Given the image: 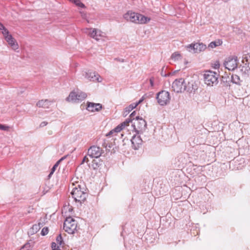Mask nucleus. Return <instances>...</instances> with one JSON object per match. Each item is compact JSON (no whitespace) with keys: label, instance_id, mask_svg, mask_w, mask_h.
<instances>
[{"label":"nucleus","instance_id":"1","mask_svg":"<svg viewBox=\"0 0 250 250\" xmlns=\"http://www.w3.org/2000/svg\"><path fill=\"white\" fill-rule=\"evenodd\" d=\"M69 163L70 161L67 159V156H63L54 165L50 172H55L58 167L59 172L70 171L71 169Z\"/></svg>","mask_w":250,"mask_h":250},{"label":"nucleus","instance_id":"2","mask_svg":"<svg viewBox=\"0 0 250 250\" xmlns=\"http://www.w3.org/2000/svg\"><path fill=\"white\" fill-rule=\"evenodd\" d=\"M71 193L74 200L80 204L84 202L87 196V194L82 190L80 185L74 188Z\"/></svg>","mask_w":250,"mask_h":250},{"label":"nucleus","instance_id":"3","mask_svg":"<svg viewBox=\"0 0 250 250\" xmlns=\"http://www.w3.org/2000/svg\"><path fill=\"white\" fill-rule=\"evenodd\" d=\"M219 75L212 71H206L204 74L205 83L208 86H213L218 83Z\"/></svg>","mask_w":250,"mask_h":250},{"label":"nucleus","instance_id":"4","mask_svg":"<svg viewBox=\"0 0 250 250\" xmlns=\"http://www.w3.org/2000/svg\"><path fill=\"white\" fill-rule=\"evenodd\" d=\"M77 223L71 217H67L63 223V229L69 234H73L77 230Z\"/></svg>","mask_w":250,"mask_h":250},{"label":"nucleus","instance_id":"5","mask_svg":"<svg viewBox=\"0 0 250 250\" xmlns=\"http://www.w3.org/2000/svg\"><path fill=\"white\" fill-rule=\"evenodd\" d=\"M156 99L158 103L162 106L166 105L170 102L169 93L166 91H161L157 94Z\"/></svg>","mask_w":250,"mask_h":250},{"label":"nucleus","instance_id":"6","mask_svg":"<svg viewBox=\"0 0 250 250\" xmlns=\"http://www.w3.org/2000/svg\"><path fill=\"white\" fill-rule=\"evenodd\" d=\"M186 83L183 78L176 79L172 83V90L176 93H181L186 90Z\"/></svg>","mask_w":250,"mask_h":250},{"label":"nucleus","instance_id":"7","mask_svg":"<svg viewBox=\"0 0 250 250\" xmlns=\"http://www.w3.org/2000/svg\"><path fill=\"white\" fill-rule=\"evenodd\" d=\"M87 95L84 92H75L72 91L70 92L68 97L66 98V101L68 102H71L74 103H79L86 98Z\"/></svg>","mask_w":250,"mask_h":250},{"label":"nucleus","instance_id":"8","mask_svg":"<svg viewBox=\"0 0 250 250\" xmlns=\"http://www.w3.org/2000/svg\"><path fill=\"white\" fill-rule=\"evenodd\" d=\"M238 60L236 56H229L226 59L224 64L229 70H234L237 67Z\"/></svg>","mask_w":250,"mask_h":250},{"label":"nucleus","instance_id":"9","mask_svg":"<svg viewBox=\"0 0 250 250\" xmlns=\"http://www.w3.org/2000/svg\"><path fill=\"white\" fill-rule=\"evenodd\" d=\"M133 126L134 129L136 132L142 131L145 129L146 126V121L142 118L136 117V119H133Z\"/></svg>","mask_w":250,"mask_h":250},{"label":"nucleus","instance_id":"10","mask_svg":"<svg viewBox=\"0 0 250 250\" xmlns=\"http://www.w3.org/2000/svg\"><path fill=\"white\" fill-rule=\"evenodd\" d=\"M84 32L96 41L100 40V37L104 36V33L103 32L100 30L95 28H85L84 29Z\"/></svg>","mask_w":250,"mask_h":250},{"label":"nucleus","instance_id":"11","mask_svg":"<svg viewBox=\"0 0 250 250\" xmlns=\"http://www.w3.org/2000/svg\"><path fill=\"white\" fill-rule=\"evenodd\" d=\"M104 152V150L99 146H93L88 150V155L91 158H98L100 157Z\"/></svg>","mask_w":250,"mask_h":250},{"label":"nucleus","instance_id":"12","mask_svg":"<svg viewBox=\"0 0 250 250\" xmlns=\"http://www.w3.org/2000/svg\"><path fill=\"white\" fill-rule=\"evenodd\" d=\"M188 48L189 51L192 53H198L204 51L206 49V45L203 43H195L189 45Z\"/></svg>","mask_w":250,"mask_h":250},{"label":"nucleus","instance_id":"13","mask_svg":"<svg viewBox=\"0 0 250 250\" xmlns=\"http://www.w3.org/2000/svg\"><path fill=\"white\" fill-rule=\"evenodd\" d=\"M130 119H126V120L123 122L122 123L119 125L117 126H116L114 129L111 130L106 136H110L113 134L114 133H118L120 132L123 128H125V126H128L129 125V123L131 122Z\"/></svg>","mask_w":250,"mask_h":250},{"label":"nucleus","instance_id":"14","mask_svg":"<svg viewBox=\"0 0 250 250\" xmlns=\"http://www.w3.org/2000/svg\"><path fill=\"white\" fill-rule=\"evenodd\" d=\"M85 77L92 82H101L102 81L100 76L95 72H85Z\"/></svg>","mask_w":250,"mask_h":250},{"label":"nucleus","instance_id":"15","mask_svg":"<svg viewBox=\"0 0 250 250\" xmlns=\"http://www.w3.org/2000/svg\"><path fill=\"white\" fill-rule=\"evenodd\" d=\"M132 147L135 150L138 149L142 146V140L138 135H134L131 140Z\"/></svg>","mask_w":250,"mask_h":250},{"label":"nucleus","instance_id":"16","mask_svg":"<svg viewBox=\"0 0 250 250\" xmlns=\"http://www.w3.org/2000/svg\"><path fill=\"white\" fill-rule=\"evenodd\" d=\"M4 38L12 49L16 50L19 48L17 41L11 34L6 36Z\"/></svg>","mask_w":250,"mask_h":250},{"label":"nucleus","instance_id":"17","mask_svg":"<svg viewBox=\"0 0 250 250\" xmlns=\"http://www.w3.org/2000/svg\"><path fill=\"white\" fill-rule=\"evenodd\" d=\"M186 90L188 91H192L195 90L198 88V84L193 78L189 79L188 81V84H187Z\"/></svg>","mask_w":250,"mask_h":250},{"label":"nucleus","instance_id":"18","mask_svg":"<svg viewBox=\"0 0 250 250\" xmlns=\"http://www.w3.org/2000/svg\"><path fill=\"white\" fill-rule=\"evenodd\" d=\"M102 108V105L100 104L88 103L86 109L91 112L99 111Z\"/></svg>","mask_w":250,"mask_h":250},{"label":"nucleus","instance_id":"19","mask_svg":"<svg viewBox=\"0 0 250 250\" xmlns=\"http://www.w3.org/2000/svg\"><path fill=\"white\" fill-rule=\"evenodd\" d=\"M134 23L137 24H145L150 21V18L138 13Z\"/></svg>","mask_w":250,"mask_h":250},{"label":"nucleus","instance_id":"20","mask_svg":"<svg viewBox=\"0 0 250 250\" xmlns=\"http://www.w3.org/2000/svg\"><path fill=\"white\" fill-rule=\"evenodd\" d=\"M53 102L47 99L41 100L38 101L36 105L39 107L43 108H49L52 104Z\"/></svg>","mask_w":250,"mask_h":250},{"label":"nucleus","instance_id":"21","mask_svg":"<svg viewBox=\"0 0 250 250\" xmlns=\"http://www.w3.org/2000/svg\"><path fill=\"white\" fill-rule=\"evenodd\" d=\"M138 13L128 11L124 15V18L127 21L134 22L135 21L136 18H137Z\"/></svg>","mask_w":250,"mask_h":250},{"label":"nucleus","instance_id":"22","mask_svg":"<svg viewBox=\"0 0 250 250\" xmlns=\"http://www.w3.org/2000/svg\"><path fill=\"white\" fill-rule=\"evenodd\" d=\"M171 59L174 62H179L182 60L181 54L178 52H174L171 56Z\"/></svg>","mask_w":250,"mask_h":250},{"label":"nucleus","instance_id":"23","mask_svg":"<svg viewBox=\"0 0 250 250\" xmlns=\"http://www.w3.org/2000/svg\"><path fill=\"white\" fill-rule=\"evenodd\" d=\"M222 43V42L219 40H218L217 41L211 42L208 45V47L213 48L221 45Z\"/></svg>","mask_w":250,"mask_h":250},{"label":"nucleus","instance_id":"24","mask_svg":"<svg viewBox=\"0 0 250 250\" xmlns=\"http://www.w3.org/2000/svg\"><path fill=\"white\" fill-rule=\"evenodd\" d=\"M231 81L233 83L237 84H240L241 80L238 76L237 75H232L231 76Z\"/></svg>","mask_w":250,"mask_h":250},{"label":"nucleus","instance_id":"25","mask_svg":"<svg viewBox=\"0 0 250 250\" xmlns=\"http://www.w3.org/2000/svg\"><path fill=\"white\" fill-rule=\"evenodd\" d=\"M137 106V104L132 103L125 108V112H126V116L130 111L133 110Z\"/></svg>","mask_w":250,"mask_h":250},{"label":"nucleus","instance_id":"26","mask_svg":"<svg viewBox=\"0 0 250 250\" xmlns=\"http://www.w3.org/2000/svg\"><path fill=\"white\" fill-rule=\"evenodd\" d=\"M0 30H1L2 34L4 36V38L9 35L8 30L4 27V26L0 22Z\"/></svg>","mask_w":250,"mask_h":250},{"label":"nucleus","instance_id":"27","mask_svg":"<svg viewBox=\"0 0 250 250\" xmlns=\"http://www.w3.org/2000/svg\"><path fill=\"white\" fill-rule=\"evenodd\" d=\"M40 229L41 228L40 225H37L36 224L33 226V227L31 229L30 231L32 233H35L37 232L40 230Z\"/></svg>","mask_w":250,"mask_h":250},{"label":"nucleus","instance_id":"28","mask_svg":"<svg viewBox=\"0 0 250 250\" xmlns=\"http://www.w3.org/2000/svg\"><path fill=\"white\" fill-rule=\"evenodd\" d=\"M72 2L74 3L78 6L82 8H84L85 7L84 5L82 2H81L80 0H73Z\"/></svg>","mask_w":250,"mask_h":250},{"label":"nucleus","instance_id":"29","mask_svg":"<svg viewBox=\"0 0 250 250\" xmlns=\"http://www.w3.org/2000/svg\"><path fill=\"white\" fill-rule=\"evenodd\" d=\"M48 228L47 227L43 228L41 231V235L42 236L46 235L48 233Z\"/></svg>","mask_w":250,"mask_h":250},{"label":"nucleus","instance_id":"30","mask_svg":"<svg viewBox=\"0 0 250 250\" xmlns=\"http://www.w3.org/2000/svg\"><path fill=\"white\" fill-rule=\"evenodd\" d=\"M56 241L58 244L61 246L62 244V238L61 234H60L56 238Z\"/></svg>","mask_w":250,"mask_h":250},{"label":"nucleus","instance_id":"31","mask_svg":"<svg viewBox=\"0 0 250 250\" xmlns=\"http://www.w3.org/2000/svg\"><path fill=\"white\" fill-rule=\"evenodd\" d=\"M31 246L29 243L25 244L20 250H30Z\"/></svg>","mask_w":250,"mask_h":250},{"label":"nucleus","instance_id":"32","mask_svg":"<svg viewBox=\"0 0 250 250\" xmlns=\"http://www.w3.org/2000/svg\"><path fill=\"white\" fill-rule=\"evenodd\" d=\"M79 178H78V177L76 175V174H75V176H74L72 179H71V181L72 182V184L73 185H74V183H79ZM80 180L81 181V179H80Z\"/></svg>","mask_w":250,"mask_h":250},{"label":"nucleus","instance_id":"33","mask_svg":"<svg viewBox=\"0 0 250 250\" xmlns=\"http://www.w3.org/2000/svg\"><path fill=\"white\" fill-rule=\"evenodd\" d=\"M9 128L10 127L8 126L3 125L2 124H0V129H1L2 130L8 131Z\"/></svg>","mask_w":250,"mask_h":250},{"label":"nucleus","instance_id":"34","mask_svg":"<svg viewBox=\"0 0 250 250\" xmlns=\"http://www.w3.org/2000/svg\"><path fill=\"white\" fill-rule=\"evenodd\" d=\"M51 247L52 250H61L59 247L57 246V244L55 242H52L51 244Z\"/></svg>","mask_w":250,"mask_h":250},{"label":"nucleus","instance_id":"35","mask_svg":"<svg viewBox=\"0 0 250 250\" xmlns=\"http://www.w3.org/2000/svg\"><path fill=\"white\" fill-rule=\"evenodd\" d=\"M136 115V112L135 111H133L130 115V118H128L127 119H130L131 121L130 122H132L133 121V119H134V117Z\"/></svg>","mask_w":250,"mask_h":250},{"label":"nucleus","instance_id":"36","mask_svg":"<svg viewBox=\"0 0 250 250\" xmlns=\"http://www.w3.org/2000/svg\"><path fill=\"white\" fill-rule=\"evenodd\" d=\"M150 85L151 87H153L154 86V78H151L149 80Z\"/></svg>","mask_w":250,"mask_h":250},{"label":"nucleus","instance_id":"37","mask_svg":"<svg viewBox=\"0 0 250 250\" xmlns=\"http://www.w3.org/2000/svg\"><path fill=\"white\" fill-rule=\"evenodd\" d=\"M47 124H48V123L45 121L42 122L40 124V127H44V126H46L47 125Z\"/></svg>","mask_w":250,"mask_h":250},{"label":"nucleus","instance_id":"38","mask_svg":"<svg viewBox=\"0 0 250 250\" xmlns=\"http://www.w3.org/2000/svg\"><path fill=\"white\" fill-rule=\"evenodd\" d=\"M88 161V158L87 156H85L83 160L82 163H83L84 162H87Z\"/></svg>","mask_w":250,"mask_h":250},{"label":"nucleus","instance_id":"39","mask_svg":"<svg viewBox=\"0 0 250 250\" xmlns=\"http://www.w3.org/2000/svg\"><path fill=\"white\" fill-rule=\"evenodd\" d=\"M37 225H40V228L43 226V223H41V222H39L38 224H36Z\"/></svg>","mask_w":250,"mask_h":250},{"label":"nucleus","instance_id":"40","mask_svg":"<svg viewBox=\"0 0 250 250\" xmlns=\"http://www.w3.org/2000/svg\"><path fill=\"white\" fill-rule=\"evenodd\" d=\"M143 101V99H140L138 102L135 103V104H137V105L140 104Z\"/></svg>","mask_w":250,"mask_h":250},{"label":"nucleus","instance_id":"41","mask_svg":"<svg viewBox=\"0 0 250 250\" xmlns=\"http://www.w3.org/2000/svg\"><path fill=\"white\" fill-rule=\"evenodd\" d=\"M53 174V173H50L49 174L48 176V178L49 179L51 178L52 175Z\"/></svg>","mask_w":250,"mask_h":250},{"label":"nucleus","instance_id":"42","mask_svg":"<svg viewBox=\"0 0 250 250\" xmlns=\"http://www.w3.org/2000/svg\"><path fill=\"white\" fill-rule=\"evenodd\" d=\"M103 146H104V147L106 149V150H109V149H108L107 148V145H106V146H104V145H103Z\"/></svg>","mask_w":250,"mask_h":250},{"label":"nucleus","instance_id":"43","mask_svg":"<svg viewBox=\"0 0 250 250\" xmlns=\"http://www.w3.org/2000/svg\"><path fill=\"white\" fill-rule=\"evenodd\" d=\"M108 147H109V148H110V147H111V146H110V145L108 146Z\"/></svg>","mask_w":250,"mask_h":250},{"label":"nucleus","instance_id":"44","mask_svg":"<svg viewBox=\"0 0 250 250\" xmlns=\"http://www.w3.org/2000/svg\"><path fill=\"white\" fill-rule=\"evenodd\" d=\"M69 1H71L72 2L73 0H68Z\"/></svg>","mask_w":250,"mask_h":250}]
</instances>
